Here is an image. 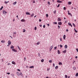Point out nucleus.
Segmentation results:
<instances>
[{
    "instance_id": "f257e3e1",
    "label": "nucleus",
    "mask_w": 78,
    "mask_h": 78,
    "mask_svg": "<svg viewBox=\"0 0 78 78\" xmlns=\"http://www.w3.org/2000/svg\"><path fill=\"white\" fill-rule=\"evenodd\" d=\"M8 44H9V45H11V41H10V40H9L8 41Z\"/></svg>"
},
{
    "instance_id": "f03ea898",
    "label": "nucleus",
    "mask_w": 78,
    "mask_h": 78,
    "mask_svg": "<svg viewBox=\"0 0 78 78\" xmlns=\"http://www.w3.org/2000/svg\"><path fill=\"white\" fill-rule=\"evenodd\" d=\"M3 14H5L7 13V12H6V11H5V10H3Z\"/></svg>"
},
{
    "instance_id": "7ed1b4c3",
    "label": "nucleus",
    "mask_w": 78,
    "mask_h": 78,
    "mask_svg": "<svg viewBox=\"0 0 78 78\" xmlns=\"http://www.w3.org/2000/svg\"><path fill=\"white\" fill-rule=\"evenodd\" d=\"M58 24L59 25H62V22H58Z\"/></svg>"
},
{
    "instance_id": "20e7f679",
    "label": "nucleus",
    "mask_w": 78,
    "mask_h": 78,
    "mask_svg": "<svg viewBox=\"0 0 78 78\" xmlns=\"http://www.w3.org/2000/svg\"><path fill=\"white\" fill-rule=\"evenodd\" d=\"M12 50L13 51H14V52H17V51L16 50H15L14 49H12Z\"/></svg>"
},
{
    "instance_id": "39448f33",
    "label": "nucleus",
    "mask_w": 78,
    "mask_h": 78,
    "mask_svg": "<svg viewBox=\"0 0 78 78\" xmlns=\"http://www.w3.org/2000/svg\"><path fill=\"white\" fill-rule=\"evenodd\" d=\"M68 24L70 26H71V27H72V25L71 24V23H68Z\"/></svg>"
},
{
    "instance_id": "423d86ee",
    "label": "nucleus",
    "mask_w": 78,
    "mask_h": 78,
    "mask_svg": "<svg viewBox=\"0 0 78 78\" xmlns=\"http://www.w3.org/2000/svg\"><path fill=\"white\" fill-rule=\"evenodd\" d=\"M57 2H58V3H62V1L58 0L57 1Z\"/></svg>"
},
{
    "instance_id": "0eeeda50",
    "label": "nucleus",
    "mask_w": 78,
    "mask_h": 78,
    "mask_svg": "<svg viewBox=\"0 0 78 78\" xmlns=\"http://www.w3.org/2000/svg\"><path fill=\"white\" fill-rule=\"evenodd\" d=\"M12 64H14V65H16V63L14 61H12Z\"/></svg>"
},
{
    "instance_id": "6e6552de",
    "label": "nucleus",
    "mask_w": 78,
    "mask_h": 78,
    "mask_svg": "<svg viewBox=\"0 0 78 78\" xmlns=\"http://www.w3.org/2000/svg\"><path fill=\"white\" fill-rule=\"evenodd\" d=\"M67 51V50L65 49V50H64L63 51H62V53H66V52Z\"/></svg>"
},
{
    "instance_id": "1a4fd4ad",
    "label": "nucleus",
    "mask_w": 78,
    "mask_h": 78,
    "mask_svg": "<svg viewBox=\"0 0 78 78\" xmlns=\"http://www.w3.org/2000/svg\"><path fill=\"white\" fill-rule=\"evenodd\" d=\"M26 14L27 15H30V12H27L26 13Z\"/></svg>"
},
{
    "instance_id": "9d476101",
    "label": "nucleus",
    "mask_w": 78,
    "mask_h": 78,
    "mask_svg": "<svg viewBox=\"0 0 78 78\" xmlns=\"http://www.w3.org/2000/svg\"><path fill=\"white\" fill-rule=\"evenodd\" d=\"M9 3V1H8L7 2H6V1L4 2V3H5V4H7V3Z\"/></svg>"
},
{
    "instance_id": "9b49d317",
    "label": "nucleus",
    "mask_w": 78,
    "mask_h": 78,
    "mask_svg": "<svg viewBox=\"0 0 78 78\" xmlns=\"http://www.w3.org/2000/svg\"><path fill=\"white\" fill-rule=\"evenodd\" d=\"M53 46H51V48L50 49V51L51 50V49H52V48H53Z\"/></svg>"
},
{
    "instance_id": "f8f14e48",
    "label": "nucleus",
    "mask_w": 78,
    "mask_h": 78,
    "mask_svg": "<svg viewBox=\"0 0 78 78\" xmlns=\"http://www.w3.org/2000/svg\"><path fill=\"white\" fill-rule=\"evenodd\" d=\"M21 22H25V20L22 19L21 20Z\"/></svg>"
},
{
    "instance_id": "ddd939ff",
    "label": "nucleus",
    "mask_w": 78,
    "mask_h": 78,
    "mask_svg": "<svg viewBox=\"0 0 78 78\" xmlns=\"http://www.w3.org/2000/svg\"><path fill=\"white\" fill-rule=\"evenodd\" d=\"M29 68L30 69H32V68H34V66H30L29 67Z\"/></svg>"
},
{
    "instance_id": "4468645a",
    "label": "nucleus",
    "mask_w": 78,
    "mask_h": 78,
    "mask_svg": "<svg viewBox=\"0 0 78 78\" xmlns=\"http://www.w3.org/2000/svg\"><path fill=\"white\" fill-rule=\"evenodd\" d=\"M1 42H2V43H5V41L4 40H2L1 41Z\"/></svg>"
},
{
    "instance_id": "2eb2a0df",
    "label": "nucleus",
    "mask_w": 78,
    "mask_h": 78,
    "mask_svg": "<svg viewBox=\"0 0 78 78\" xmlns=\"http://www.w3.org/2000/svg\"><path fill=\"white\" fill-rule=\"evenodd\" d=\"M58 21H61V18H59L58 19Z\"/></svg>"
},
{
    "instance_id": "dca6fc26",
    "label": "nucleus",
    "mask_w": 78,
    "mask_h": 78,
    "mask_svg": "<svg viewBox=\"0 0 78 78\" xmlns=\"http://www.w3.org/2000/svg\"><path fill=\"white\" fill-rule=\"evenodd\" d=\"M67 48V45H65V49H66V48Z\"/></svg>"
},
{
    "instance_id": "f3484780",
    "label": "nucleus",
    "mask_w": 78,
    "mask_h": 78,
    "mask_svg": "<svg viewBox=\"0 0 78 78\" xmlns=\"http://www.w3.org/2000/svg\"><path fill=\"white\" fill-rule=\"evenodd\" d=\"M34 13H32L31 15V17H33V16H34Z\"/></svg>"
},
{
    "instance_id": "a211bd4d",
    "label": "nucleus",
    "mask_w": 78,
    "mask_h": 78,
    "mask_svg": "<svg viewBox=\"0 0 78 78\" xmlns=\"http://www.w3.org/2000/svg\"><path fill=\"white\" fill-rule=\"evenodd\" d=\"M10 48H11V49L14 48V46H12V45H11V46Z\"/></svg>"
},
{
    "instance_id": "6ab92c4d",
    "label": "nucleus",
    "mask_w": 78,
    "mask_h": 78,
    "mask_svg": "<svg viewBox=\"0 0 78 78\" xmlns=\"http://www.w3.org/2000/svg\"><path fill=\"white\" fill-rule=\"evenodd\" d=\"M68 4L69 5H71L72 4V2H68Z\"/></svg>"
},
{
    "instance_id": "aec40b11",
    "label": "nucleus",
    "mask_w": 78,
    "mask_h": 78,
    "mask_svg": "<svg viewBox=\"0 0 78 78\" xmlns=\"http://www.w3.org/2000/svg\"><path fill=\"white\" fill-rule=\"evenodd\" d=\"M16 3H17V2H15L13 3V5H15L16 4Z\"/></svg>"
},
{
    "instance_id": "412c9836",
    "label": "nucleus",
    "mask_w": 78,
    "mask_h": 78,
    "mask_svg": "<svg viewBox=\"0 0 78 78\" xmlns=\"http://www.w3.org/2000/svg\"><path fill=\"white\" fill-rule=\"evenodd\" d=\"M59 65H62V63L61 62H60L58 63Z\"/></svg>"
},
{
    "instance_id": "4be33fe9",
    "label": "nucleus",
    "mask_w": 78,
    "mask_h": 78,
    "mask_svg": "<svg viewBox=\"0 0 78 78\" xmlns=\"http://www.w3.org/2000/svg\"><path fill=\"white\" fill-rule=\"evenodd\" d=\"M58 54H60V53H61L60 51H59V50H58Z\"/></svg>"
},
{
    "instance_id": "5701e85b",
    "label": "nucleus",
    "mask_w": 78,
    "mask_h": 78,
    "mask_svg": "<svg viewBox=\"0 0 78 78\" xmlns=\"http://www.w3.org/2000/svg\"><path fill=\"white\" fill-rule=\"evenodd\" d=\"M16 73H17V75H18V76H20V74H19V73L18 72H17Z\"/></svg>"
},
{
    "instance_id": "b1692460",
    "label": "nucleus",
    "mask_w": 78,
    "mask_h": 78,
    "mask_svg": "<svg viewBox=\"0 0 78 78\" xmlns=\"http://www.w3.org/2000/svg\"><path fill=\"white\" fill-rule=\"evenodd\" d=\"M63 39H66V35H64L63 37Z\"/></svg>"
},
{
    "instance_id": "393cba45",
    "label": "nucleus",
    "mask_w": 78,
    "mask_h": 78,
    "mask_svg": "<svg viewBox=\"0 0 78 78\" xmlns=\"http://www.w3.org/2000/svg\"><path fill=\"white\" fill-rule=\"evenodd\" d=\"M68 15H70L71 16H72V14L70 13H69V12L68 13Z\"/></svg>"
},
{
    "instance_id": "a878e982",
    "label": "nucleus",
    "mask_w": 78,
    "mask_h": 78,
    "mask_svg": "<svg viewBox=\"0 0 78 78\" xmlns=\"http://www.w3.org/2000/svg\"><path fill=\"white\" fill-rule=\"evenodd\" d=\"M49 62H50V63H51V62H52V61H51V60H49Z\"/></svg>"
},
{
    "instance_id": "bb28decb",
    "label": "nucleus",
    "mask_w": 78,
    "mask_h": 78,
    "mask_svg": "<svg viewBox=\"0 0 78 78\" xmlns=\"http://www.w3.org/2000/svg\"><path fill=\"white\" fill-rule=\"evenodd\" d=\"M73 70H76V67H73Z\"/></svg>"
},
{
    "instance_id": "cd10ccee",
    "label": "nucleus",
    "mask_w": 78,
    "mask_h": 78,
    "mask_svg": "<svg viewBox=\"0 0 78 78\" xmlns=\"http://www.w3.org/2000/svg\"><path fill=\"white\" fill-rule=\"evenodd\" d=\"M74 30H75V33H77L78 31H77L76 30V29H75V28H74Z\"/></svg>"
},
{
    "instance_id": "c85d7f7f",
    "label": "nucleus",
    "mask_w": 78,
    "mask_h": 78,
    "mask_svg": "<svg viewBox=\"0 0 78 78\" xmlns=\"http://www.w3.org/2000/svg\"><path fill=\"white\" fill-rule=\"evenodd\" d=\"M11 75L12 76H13V77L14 76V74H11Z\"/></svg>"
},
{
    "instance_id": "c756f323",
    "label": "nucleus",
    "mask_w": 78,
    "mask_h": 78,
    "mask_svg": "<svg viewBox=\"0 0 78 78\" xmlns=\"http://www.w3.org/2000/svg\"><path fill=\"white\" fill-rule=\"evenodd\" d=\"M58 66H56L55 67V69H58Z\"/></svg>"
},
{
    "instance_id": "7c9ffc66",
    "label": "nucleus",
    "mask_w": 78,
    "mask_h": 78,
    "mask_svg": "<svg viewBox=\"0 0 78 78\" xmlns=\"http://www.w3.org/2000/svg\"><path fill=\"white\" fill-rule=\"evenodd\" d=\"M53 23V24L56 25L58 23H57V22H54Z\"/></svg>"
},
{
    "instance_id": "2f4dec72",
    "label": "nucleus",
    "mask_w": 78,
    "mask_h": 78,
    "mask_svg": "<svg viewBox=\"0 0 78 78\" xmlns=\"http://www.w3.org/2000/svg\"><path fill=\"white\" fill-rule=\"evenodd\" d=\"M44 60L43 59H42L41 60V62H44Z\"/></svg>"
},
{
    "instance_id": "473e14b6",
    "label": "nucleus",
    "mask_w": 78,
    "mask_h": 78,
    "mask_svg": "<svg viewBox=\"0 0 78 78\" xmlns=\"http://www.w3.org/2000/svg\"><path fill=\"white\" fill-rule=\"evenodd\" d=\"M3 8V7L2 6V7L0 9V10H2V9Z\"/></svg>"
},
{
    "instance_id": "72a5a7b5",
    "label": "nucleus",
    "mask_w": 78,
    "mask_h": 78,
    "mask_svg": "<svg viewBox=\"0 0 78 78\" xmlns=\"http://www.w3.org/2000/svg\"><path fill=\"white\" fill-rule=\"evenodd\" d=\"M76 76H78V73L76 74Z\"/></svg>"
},
{
    "instance_id": "f704fd0d",
    "label": "nucleus",
    "mask_w": 78,
    "mask_h": 78,
    "mask_svg": "<svg viewBox=\"0 0 78 78\" xmlns=\"http://www.w3.org/2000/svg\"><path fill=\"white\" fill-rule=\"evenodd\" d=\"M40 44V42H38L37 43V45H39Z\"/></svg>"
},
{
    "instance_id": "c9c22d12",
    "label": "nucleus",
    "mask_w": 78,
    "mask_h": 78,
    "mask_svg": "<svg viewBox=\"0 0 78 78\" xmlns=\"http://www.w3.org/2000/svg\"><path fill=\"white\" fill-rule=\"evenodd\" d=\"M46 16L47 17H48V14H46Z\"/></svg>"
},
{
    "instance_id": "e433bc0d",
    "label": "nucleus",
    "mask_w": 78,
    "mask_h": 78,
    "mask_svg": "<svg viewBox=\"0 0 78 78\" xmlns=\"http://www.w3.org/2000/svg\"><path fill=\"white\" fill-rule=\"evenodd\" d=\"M57 48V47H55L54 48V50H55Z\"/></svg>"
},
{
    "instance_id": "4c0bfd02",
    "label": "nucleus",
    "mask_w": 78,
    "mask_h": 78,
    "mask_svg": "<svg viewBox=\"0 0 78 78\" xmlns=\"http://www.w3.org/2000/svg\"><path fill=\"white\" fill-rule=\"evenodd\" d=\"M34 30H37V27H35L34 28Z\"/></svg>"
},
{
    "instance_id": "58836bf2",
    "label": "nucleus",
    "mask_w": 78,
    "mask_h": 78,
    "mask_svg": "<svg viewBox=\"0 0 78 78\" xmlns=\"http://www.w3.org/2000/svg\"><path fill=\"white\" fill-rule=\"evenodd\" d=\"M60 47H61V48H62V45H61V44H60Z\"/></svg>"
},
{
    "instance_id": "ea45409f",
    "label": "nucleus",
    "mask_w": 78,
    "mask_h": 78,
    "mask_svg": "<svg viewBox=\"0 0 78 78\" xmlns=\"http://www.w3.org/2000/svg\"><path fill=\"white\" fill-rule=\"evenodd\" d=\"M73 26H74V27H75V24L74 23H73Z\"/></svg>"
},
{
    "instance_id": "a19ab883",
    "label": "nucleus",
    "mask_w": 78,
    "mask_h": 78,
    "mask_svg": "<svg viewBox=\"0 0 78 78\" xmlns=\"http://www.w3.org/2000/svg\"><path fill=\"white\" fill-rule=\"evenodd\" d=\"M65 77L66 78H67V75H65Z\"/></svg>"
},
{
    "instance_id": "79ce46f5",
    "label": "nucleus",
    "mask_w": 78,
    "mask_h": 78,
    "mask_svg": "<svg viewBox=\"0 0 78 78\" xmlns=\"http://www.w3.org/2000/svg\"><path fill=\"white\" fill-rule=\"evenodd\" d=\"M48 4L50 5V2H48Z\"/></svg>"
},
{
    "instance_id": "37998d69",
    "label": "nucleus",
    "mask_w": 78,
    "mask_h": 78,
    "mask_svg": "<svg viewBox=\"0 0 78 78\" xmlns=\"http://www.w3.org/2000/svg\"><path fill=\"white\" fill-rule=\"evenodd\" d=\"M26 31V30H25L24 29V30H23V32L24 33H25V32Z\"/></svg>"
},
{
    "instance_id": "c03bdc74",
    "label": "nucleus",
    "mask_w": 78,
    "mask_h": 78,
    "mask_svg": "<svg viewBox=\"0 0 78 78\" xmlns=\"http://www.w3.org/2000/svg\"><path fill=\"white\" fill-rule=\"evenodd\" d=\"M63 9H64V10H66V7H64L63 8Z\"/></svg>"
},
{
    "instance_id": "a18cd8bd",
    "label": "nucleus",
    "mask_w": 78,
    "mask_h": 78,
    "mask_svg": "<svg viewBox=\"0 0 78 78\" xmlns=\"http://www.w3.org/2000/svg\"><path fill=\"white\" fill-rule=\"evenodd\" d=\"M38 56H39V57H40V53H38Z\"/></svg>"
},
{
    "instance_id": "49530a36",
    "label": "nucleus",
    "mask_w": 78,
    "mask_h": 78,
    "mask_svg": "<svg viewBox=\"0 0 78 78\" xmlns=\"http://www.w3.org/2000/svg\"><path fill=\"white\" fill-rule=\"evenodd\" d=\"M20 75H21V76H22V73H20Z\"/></svg>"
},
{
    "instance_id": "de8ad7c7",
    "label": "nucleus",
    "mask_w": 78,
    "mask_h": 78,
    "mask_svg": "<svg viewBox=\"0 0 78 78\" xmlns=\"http://www.w3.org/2000/svg\"><path fill=\"white\" fill-rule=\"evenodd\" d=\"M59 5H59V4L57 6V8H58V7H59Z\"/></svg>"
},
{
    "instance_id": "09e8293b",
    "label": "nucleus",
    "mask_w": 78,
    "mask_h": 78,
    "mask_svg": "<svg viewBox=\"0 0 78 78\" xmlns=\"http://www.w3.org/2000/svg\"><path fill=\"white\" fill-rule=\"evenodd\" d=\"M43 28H45V25H43Z\"/></svg>"
},
{
    "instance_id": "8fccbe9b",
    "label": "nucleus",
    "mask_w": 78,
    "mask_h": 78,
    "mask_svg": "<svg viewBox=\"0 0 78 78\" xmlns=\"http://www.w3.org/2000/svg\"><path fill=\"white\" fill-rule=\"evenodd\" d=\"M7 74H8V75H10V73H6Z\"/></svg>"
},
{
    "instance_id": "3c124183",
    "label": "nucleus",
    "mask_w": 78,
    "mask_h": 78,
    "mask_svg": "<svg viewBox=\"0 0 78 78\" xmlns=\"http://www.w3.org/2000/svg\"><path fill=\"white\" fill-rule=\"evenodd\" d=\"M58 29H60V26H58Z\"/></svg>"
},
{
    "instance_id": "603ef678",
    "label": "nucleus",
    "mask_w": 78,
    "mask_h": 78,
    "mask_svg": "<svg viewBox=\"0 0 78 78\" xmlns=\"http://www.w3.org/2000/svg\"><path fill=\"white\" fill-rule=\"evenodd\" d=\"M66 32H68V31H69V30L68 29H66Z\"/></svg>"
},
{
    "instance_id": "864d4df0",
    "label": "nucleus",
    "mask_w": 78,
    "mask_h": 78,
    "mask_svg": "<svg viewBox=\"0 0 78 78\" xmlns=\"http://www.w3.org/2000/svg\"><path fill=\"white\" fill-rule=\"evenodd\" d=\"M54 14H56V10H55V11L54 12Z\"/></svg>"
},
{
    "instance_id": "5fc2aeb1",
    "label": "nucleus",
    "mask_w": 78,
    "mask_h": 78,
    "mask_svg": "<svg viewBox=\"0 0 78 78\" xmlns=\"http://www.w3.org/2000/svg\"><path fill=\"white\" fill-rule=\"evenodd\" d=\"M16 32H15L13 33V34H16Z\"/></svg>"
},
{
    "instance_id": "6e6d98bb",
    "label": "nucleus",
    "mask_w": 78,
    "mask_h": 78,
    "mask_svg": "<svg viewBox=\"0 0 78 78\" xmlns=\"http://www.w3.org/2000/svg\"><path fill=\"white\" fill-rule=\"evenodd\" d=\"M17 47H18V49L20 50V48L18 46H17Z\"/></svg>"
},
{
    "instance_id": "4d7b16f0",
    "label": "nucleus",
    "mask_w": 78,
    "mask_h": 78,
    "mask_svg": "<svg viewBox=\"0 0 78 78\" xmlns=\"http://www.w3.org/2000/svg\"><path fill=\"white\" fill-rule=\"evenodd\" d=\"M9 65H10V63H9L7 64L8 66H9Z\"/></svg>"
},
{
    "instance_id": "13d9d810",
    "label": "nucleus",
    "mask_w": 78,
    "mask_h": 78,
    "mask_svg": "<svg viewBox=\"0 0 78 78\" xmlns=\"http://www.w3.org/2000/svg\"><path fill=\"white\" fill-rule=\"evenodd\" d=\"M53 67H55V63H53Z\"/></svg>"
},
{
    "instance_id": "bf43d9fd",
    "label": "nucleus",
    "mask_w": 78,
    "mask_h": 78,
    "mask_svg": "<svg viewBox=\"0 0 78 78\" xmlns=\"http://www.w3.org/2000/svg\"><path fill=\"white\" fill-rule=\"evenodd\" d=\"M39 22H41V21H42V20H41V19H40L39 20Z\"/></svg>"
},
{
    "instance_id": "052dcab7",
    "label": "nucleus",
    "mask_w": 78,
    "mask_h": 78,
    "mask_svg": "<svg viewBox=\"0 0 78 78\" xmlns=\"http://www.w3.org/2000/svg\"><path fill=\"white\" fill-rule=\"evenodd\" d=\"M76 50L77 51V52H78V49H76Z\"/></svg>"
},
{
    "instance_id": "680f3d73",
    "label": "nucleus",
    "mask_w": 78,
    "mask_h": 78,
    "mask_svg": "<svg viewBox=\"0 0 78 78\" xmlns=\"http://www.w3.org/2000/svg\"><path fill=\"white\" fill-rule=\"evenodd\" d=\"M75 58H76V59L78 58V57L77 56H76Z\"/></svg>"
},
{
    "instance_id": "e2e57ef3",
    "label": "nucleus",
    "mask_w": 78,
    "mask_h": 78,
    "mask_svg": "<svg viewBox=\"0 0 78 78\" xmlns=\"http://www.w3.org/2000/svg\"><path fill=\"white\" fill-rule=\"evenodd\" d=\"M60 40L61 41H62V38H60Z\"/></svg>"
},
{
    "instance_id": "0e129e2a",
    "label": "nucleus",
    "mask_w": 78,
    "mask_h": 78,
    "mask_svg": "<svg viewBox=\"0 0 78 78\" xmlns=\"http://www.w3.org/2000/svg\"><path fill=\"white\" fill-rule=\"evenodd\" d=\"M17 70L18 71H20V69H18Z\"/></svg>"
},
{
    "instance_id": "69168bd1",
    "label": "nucleus",
    "mask_w": 78,
    "mask_h": 78,
    "mask_svg": "<svg viewBox=\"0 0 78 78\" xmlns=\"http://www.w3.org/2000/svg\"><path fill=\"white\" fill-rule=\"evenodd\" d=\"M2 62H3V59H2Z\"/></svg>"
},
{
    "instance_id": "338daca9",
    "label": "nucleus",
    "mask_w": 78,
    "mask_h": 78,
    "mask_svg": "<svg viewBox=\"0 0 78 78\" xmlns=\"http://www.w3.org/2000/svg\"><path fill=\"white\" fill-rule=\"evenodd\" d=\"M40 27H42V25H39Z\"/></svg>"
},
{
    "instance_id": "774afa93",
    "label": "nucleus",
    "mask_w": 78,
    "mask_h": 78,
    "mask_svg": "<svg viewBox=\"0 0 78 78\" xmlns=\"http://www.w3.org/2000/svg\"><path fill=\"white\" fill-rule=\"evenodd\" d=\"M46 78H49L48 77V76H46Z\"/></svg>"
}]
</instances>
